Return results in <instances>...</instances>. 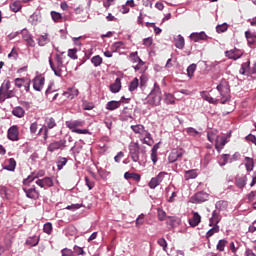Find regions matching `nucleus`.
<instances>
[{"instance_id": "423d86ee", "label": "nucleus", "mask_w": 256, "mask_h": 256, "mask_svg": "<svg viewBox=\"0 0 256 256\" xmlns=\"http://www.w3.org/2000/svg\"><path fill=\"white\" fill-rule=\"evenodd\" d=\"M217 223H219V214L217 213V211H214L212 213V217L210 218V223H209L210 227L212 228L208 230V232L206 233L207 239H209V237H213L215 233H219V226L217 225Z\"/></svg>"}, {"instance_id": "c85d7f7f", "label": "nucleus", "mask_w": 256, "mask_h": 256, "mask_svg": "<svg viewBox=\"0 0 256 256\" xmlns=\"http://www.w3.org/2000/svg\"><path fill=\"white\" fill-rule=\"evenodd\" d=\"M167 225L172 228L179 227L181 225V219L177 217H169L167 220Z\"/></svg>"}, {"instance_id": "4468645a", "label": "nucleus", "mask_w": 256, "mask_h": 256, "mask_svg": "<svg viewBox=\"0 0 256 256\" xmlns=\"http://www.w3.org/2000/svg\"><path fill=\"white\" fill-rule=\"evenodd\" d=\"M7 137L10 141H19V127L17 125L10 127Z\"/></svg>"}, {"instance_id": "9b49d317", "label": "nucleus", "mask_w": 256, "mask_h": 256, "mask_svg": "<svg viewBox=\"0 0 256 256\" xmlns=\"http://www.w3.org/2000/svg\"><path fill=\"white\" fill-rule=\"evenodd\" d=\"M66 144H67V140H65V139H62L59 141H54L49 144L48 151H50V153H53L54 151H57L59 149L63 150V149H65Z\"/></svg>"}, {"instance_id": "7c9ffc66", "label": "nucleus", "mask_w": 256, "mask_h": 256, "mask_svg": "<svg viewBox=\"0 0 256 256\" xmlns=\"http://www.w3.org/2000/svg\"><path fill=\"white\" fill-rule=\"evenodd\" d=\"M9 89H11V82L9 80H5L0 87V99H1V95H3L4 93H7Z\"/></svg>"}, {"instance_id": "4be33fe9", "label": "nucleus", "mask_w": 256, "mask_h": 256, "mask_svg": "<svg viewBox=\"0 0 256 256\" xmlns=\"http://www.w3.org/2000/svg\"><path fill=\"white\" fill-rule=\"evenodd\" d=\"M176 49H185V38L179 34L176 38H174Z\"/></svg>"}, {"instance_id": "2eb2a0df", "label": "nucleus", "mask_w": 256, "mask_h": 256, "mask_svg": "<svg viewBox=\"0 0 256 256\" xmlns=\"http://www.w3.org/2000/svg\"><path fill=\"white\" fill-rule=\"evenodd\" d=\"M209 199V194L206 192H197L194 196L191 197L193 203H205Z\"/></svg>"}, {"instance_id": "a211bd4d", "label": "nucleus", "mask_w": 256, "mask_h": 256, "mask_svg": "<svg viewBox=\"0 0 256 256\" xmlns=\"http://www.w3.org/2000/svg\"><path fill=\"white\" fill-rule=\"evenodd\" d=\"M190 39H192V41L194 43H199V41L207 40V34L204 31H202L200 33L193 32V33L190 34Z\"/></svg>"}, {"instance_id": "13d9d810", "label": "nucleus", "mask_w": 256, "mask_h": 256, "mask_svg": "<svg viewBox=\"0 0 256 256\" xmlns=\"http://www.w3.org/2000/svg\"><path fill=\"white\" fill-rule=\"evenodd\" d=\"M14 81H15V85L18 87V89H21V87H23L25 85V82L27 80H25V78H16Z\"/></svg>"}, {"instance_id": "0e129e2a", "label": "nucleus", "mask_w": 256, "mask_h": 256, "mask_svg": "<svg viewBox=\"0 0 256 256\" xmlns=\"http://www.w3.org/2000/svg\"><path fill=\"white\" fill-rule=\"evenodd\" d=\"M68 57H70V59H77V49H69Z\"/></svg>"}, {"instance_id": "72a5a7b5", "label": "nucleus", "mask_w": 256, "mask_h": 256, "mask_svg": "<svg viewBox=\"0 0 256 256\" xmlns=\"http://www.w3.org/2000/svg\"><path fill=\"white\" fill-rule=\"evenodd\" d=\"M47 43H49V34L45 33L44 35H41L38 38V45L40 47H45V45H47Z\"/></svg>"}, {"instance_id": "680f3d73", "label": "nucleus", "mask_w": 256, "mask_h": 256, "mask_svg": "<svg viewBox=\"0 0 256 256\" xmlns=\"http://www.w3.org/2000/svg\"><path fill=\"white\" fill-rule=\"evenodd\" d=\"M167 213L163 209H158V219L159 221H165Z\"/></svg>"}, {"instance_id": "39448f33", "label": "nucleus", "mask_w": 256, "mask_h": 256, "mask_svg": "<svg viewBox=\"0 0 256 256\" xmlns=\"http://www.w3.org/2000/svg\"><path fill=\"white\" fill-rule=\"evenodd\" d=\"M23 185V191L28 199H33L34 201L39 199V191L37 190L33 182L23 183Z\"/></svg>"}, {"instance_id": "6e6d98bb", "label": "nucleus", "mask_w": 256, "mask_h": 256, "mask_svg": "<svg viewBox=\"0 0 256 256\" xmlns=\"http://www.w3.org/2000/svg\"><path fill=\"white\" fill-rule=\"evenodd\" d=\"M0 195L6 199H9V189H7L5 186H0Z\"/></svg>"}, {"instance_id": "c756f323", "label": "nucleus", "mask_w": 256, "mask_h": 256, "mask_svg": "<svg viewBox=\"0 0 256 256\" xmlns=\"http://www.w3.org/2000/svg\"><path fill=\"white\" fill-rule=\"evenodd\" d=\"M16 167H17V162L13 158H10L6 162L4 169H6V171H15Z\"/></svg>"}, {"instance_id": "a18cd8bd", "label": "nucleus", "mask_w": 256, "mask_h": 256, "mask_svg": "<svg viewBox=\"0 0 256 256\" xmlns=\"http://www.w3.org/2000/svg\"><path fill=\"white\" fill-rule=\"evenodd\" d=\"M186 133L190 137H197V135H201V133L199 131H197V129L193 128V127L187 128L186 129Z\"/></svg>"}, {"instance_id": "6e6552de", "label": "nucleus", "mask_w": 256, "mask_h": 256, "mask_svg": "<svg viewBox=\"0 0 256 256\" xmlns=\"http://www.w3.org/2000/svg\"><path fill=\"white\" fill-rule=\"evenodd\" d=\"M45 86V76L44 75H37L33 79V89L35 91H43V87Z\"/></svg>"}, {"instance_id": "f03ea898", "label": "nucleus", "mask_w": 256, "mask_h": 256, "mask_svg": "<svg viewBox=\"0 0 256 256\" xmlns=\"http://www.w3.org/2000/svg\"><path fill=\"white\" fill-rule=\"evenodd\" d=\"M129 157L134 163H139L141 165V159L145 157L147 149L141 147L139 142H131L129 145Z\"/></svg>"}, {"instance_id": "6ab92c4d", "label": "nucleus", "mask_w": 256, "mask_h": 256, "mask_svg": "<svg viewBox=\"0 0 256 256\" xmlns=\"http://www.w3.org/2000/svg\"><path fill=\"white\" fill-rule=\"evenodd\" d=\"M83 125H85V121L82 120L66 121V127H68L70 131L77 129V127H83Z\"/></svg>"}, {"instance_id": "603ef678", "label": "nucleus", "mask_w": 256, "mask_h": 256, "mask_svg": "<svg viewBox=\"0 0 256 256\" xmlns=\"http://www.w3.org/2000/svg\"><path fill=\"white\" fill-rule=\"evenodd\" d=\"M67 165V158H60L57 161V167H58V171H61V169H63V167Z\"/></svg>"}, {"instance_id": "4c0bfd02", "label": "nucleus", "mask_w": 256, "mask_h": 256, "mask_svg": "<svg viewBox=\"0 0 256 256\" xmlns=\"http://www.w3.org/2000/svg\"><path fill=\"white\" fill-rule=\"evenodd\" d=\"M91 63H93L94 67H101V64L103 63V58L101 56L96 55L91 58Z\"/></svg>"}, {"instance_id": "9d476101", "label": "nucleus", "mask_w": 256, "mask_h": 256, "mask_svg": "<svg viewBox=\"0 0 256 256\" xmlns=\"http://www.w3.org/2000/svg\"><path fill=\"white\" fill-rule=\"evenodd\" d=\"M183 155H185V151H183V149H174L170 152L168 161L169 163H175V161H179Z\"/></svg>"}, {"instance_id": "f257e3e1", "label": "nucleus", "mask_w": 256, "mask_h": 256, "mask_svg": "<svg viewBox=\"0 0 256 256\" xmlns=\"http://www.w3.org/2000/svg\"><path fill=\"white\" fill-rule=\"evenodd\" d=\"M50 69L54 72L56 77H61L63 75V69H67L65 63H67V56H65V52L55 55V63H53V59L51 56L48 58Z\"/></svg>"}, {"instance_id": "5701e85b", "label": "nucleus", "mask_w": 256, "mask_h": 256, "mask_svg": "<svg viewBox=\"0 0 256 256\" xmlns=\"http://www.w3.org/2000/svg\"><path fill=\"white\" fill-rule=\"evenodd\" d=\"M12 115H14V117H18V119H23V117H25V109L21 106H16L12 110Z\"/></svg>"}, {"instance_id": "a878e982", "label": "nucleus", "mask_w": 256, "mask_h": 256, "mask_svg": "<svg viewBox=\"0 0 256 256\" xmlns=\"http://www.w3.org/2000/svg\"><path fill=\"white\" fill-rule=\"evenodd\" d=\"M64 97L67 99H75L79 95V90L76 88H69L66 92L63 93Z\"/></svg>"}, {"instance_id": "e433bc0d", "label": "nucleus", "mask_w": 256, "mask_h": 256, "mask_svg": "<svg viewBox=\"0 0 256 256\" xmlns=\"http://www.w3.org/2000/svg\"><path fill=\"white\" fill-rule=\"evenodd\" d=\"M12 97H15L13 90H7L3 95H1L0 103H3L5 99H11Z\"/></svg>"}, {"instance_id": "69168bd1", "label": "nucleus", "mask_w": 256, "mask_h": 256, "mask_svg": "<svg viewBox=\"0 0 256 256\" xmlns=\"http://www.w3.org/2000/svg\"><path fill=\"white\" fill-rule=\"evenodd\" d=\"M216 31L217 33H225L227 31V24L218 25Z\"/></svg>"}, {"instance_id": "bf43d9fd", "label": "nucleus", "mask_w": 256, "mask_h": 256, "mask_svg": "<svg viewBox=\"0 0 256 256\" xmlns=\"http://www.w3.org/2000/svg\"><path fill=\"white\" fill-rule=\"evenodd\" d=\"M51 17L53 19V21H55V23H58V21H61V13H58L56 11H52L51 12Z\"/></svg>"}, {"instance_id": "c9c22d12", "label": "nucleus", "mask_w": 256, "mask_h": 256, "mask_svg": "<svg viewBox=\"0 0 256 256\" xmlns=\"http://www.w3.org/2000/svg\"><path fill=\"white\" fill-rule=\"evenodd\" d=\"M201 97L202 99H204V101H208V103H212V104H215L218 101L217 99L211 97V95H209V93L207 92H202Z\"/></svg>"}, {"instance_id": "864d4df0", "label": "nucleus", "mask_w": 256, "mask_h": 256, "mask_svg": "<svg viewBox=\"0 0 256 256\" xmlns=\"http://www.w3.org/2000/svg\"><path fill=\"white\" fill-rule=\"evenodd\" d=\"M165 103L167 105H173L175 103V97H173L172 94H166L165 95Z\"/></svg>"}, {"instance_id": "473e14b6", "label": "nucleus", "mask_w": 256, "mask_h": 256, "mask_svg": "<svg viewBox=\"0 0 256 256\" xmlns=\"http://www.w3.org/2000/svg\"><path fill=\"white\" fill-rule=\"evenodd\" d=\"M124 179H133L134 181H141V175L137 173L125 172Z\"/></svg>"}, {"instance_id": "ea45409f", "label": "nucleus", "mask_w": 256, "mask_h": 256, "mask_svg": "<svg viewBox=\"0 0 256 256\" xmlns=\"http://www.w3.org/2000/svg\"><path fill=\"white\" fill-rule=\"evenodd\" d=\"M57 126V123H55V119L54 118H47L46 119V125L44 126V129H53L54 127Z\"/></svg>"}, {"instance_id": "8fccbe9b", "label": "nucleus", "mask_w": 256, "mask_h": 256, "mask_svg": "<svg viewBox=\"0 0 256 256\" xmlns=\"http://www.w3.org/2000/svg\"><path fill=\"white\" fill-rule=\"evenodd\" d=\"M160 182L157 181V179L155 177L151 178L150 182L148 183V187H150V189H156L157 187H159Z\"/></svg>"}, {"instance_id": "de8ad7c7", "label": "nucleus", "mask_w": 256, "mask_h": 256, "mask_svg": "<svg viewBox=\"0 0 256 256\" xmlns=\"http://www.w3.org/2000/svg\"><path fill=\"white\" fill-rule=\"evenodd\" d=\"M245 161H246V164H245L246 170L251 171L253 169V167H255V165L253 163V159L246 157Z\"/></svg>"}, {"instance_id": "dca6fc26", "label": "nucleus", "mask_w": 256, "mask_h": 256, "mask_svg": "<svg viewBox=\"0 0 256 256\" xmlns=\"http://www.w3.org/2000/svg\"><path fill=\"white\" fill-rule=\"evenodd\" d=\"M22 39L26 41L28 47H35V40H33V36L29 33V30L23 29L21 30Z\"/></svg>"}, {"instance_id": "49530a36", "label": "nucleus", "mask_w": 256, "mask_h": 256, "mask_svg": "<svg viewBox=\"0 0 256 256\" xmlns=\"http://www.w3.org/2000/svg\"><path fill=\"white\" fill-rule=\"evenodd\" d=\"M137 87H139V79L134 78L129 85V91H136Z\"/></svg>"}, {"instance_id": "0eeeda50", "label": "nucleus", "mask_w": 256, "mask_h": 256, "mask_svg": "<svg viewBox=\"0 0 256 256\" xmlns=\"http://www.w3.org/2000/svg\"><path fill=\"white\" fill-rule=\"evenodd\" d=\"M129 60L131 63H137L136 66H133L135 71H145V62L139 58V55H137V52H132L129 55Z\"/></svg>"}, {"instance_id": "aec40b11", "label": "nucleus", "mask_w": 256, "mask_h": 256, "mask_svg": "<svg viewBox=\"0 0 256 256\" xmlns=\"http://www.w3.org/2000/svg\"><path fill=\"white\" fill-rule=\"evenodd\" d=\"M28 22L32 25H39L41 22V12H34L29 18Z\"/></svg>"}, {"instance_id": "412c9836", "label": "nucleus", "mask_w": 256, "mask_h": 256, "mask_svg": "<svg viewBox=\"0 0 256 256\" xmlns=\"http://www.w3.org/2000/svg\"><path fill=\"white\" fill-rule=\"evenodd\" d=\"M140 141H142L144 145H149V147L153 145V138L151 137V133H149V131H146L144 135L140 137Z\"/></svg>"}, {"instance_id": "5fc2aeb1", "label": "nucleus", "mask_w": 256, "mask_h": 256, "mask_svg": "<svg viewBox=\"0 0 256 256\" xmlns=\"http://www.w3.org/2000/svg\"><path fill=\"white\" fill-rule=\"evenodd\" d=\"M228 161H229V155L223 154V155L221 156L220 160H219V165H220L221 167H223L224 165H227Z\"/></svg>"}, {"instance_id": "bb28decb", "label": "nucleus", "mask_w": 256, "mask_h": 256, "mask_svg": "<svg viewBox=\"0 0 256 256\" xmlns=\"http://www.w3.org/2000/svg\"><path fill=\"white\" fill-rule=\"evenodd\" d=\"M121 107V101H109L106 104L107 111H115V109H119Z\"/></svg>"}, {"instance_id": "a19ab883", "label": "nucleus", "mask_w": 256, "mask_h": 256, "mask_svg": "<svg viewBox=\"0 0 256 256\" xmlns=\"http://www.w3.org/2000/svg\"><path fill=\"white\" fill-rule=\"evenodd\" d=\"M245 37H246L249 45H253V43H255L256 36H255V34L251 33V31H246Z\"/></svg>"}, {"instance_id": "37998d69", "label": "nucleus", "mask_w": 256, "mask_h": 256, "mask_svg": "<svg viewBox=\"0 0 256 256\" xmlns=\"http://www.w3.org/2000/svg\"><path fill=\"white\" fill-rule=\"evenodd\" d=\"M229 203L225 200H220L216 202V209H219V211L225 210L226 207H228Z\"/></svg>"}, {"instance_id": "7ed1b4c3", "label": "nucleus", "mask_w": 256, "mask_h": 256, "mask_svg": "<svg viewBox=\"0 0 256 256\" xmlns=\"http://www.w3.org/2000/svg\"><path fill=\"white\" fill-rule=\"evenodd\" d=\"M147 103H149V105H154L155 107L161 105V88L157 83H154V88L147 97Z\"/></svg>"}, {"instance_id": "b1692460", "label": "nucleus", "mask_w": 256, "mask_h": 256, "mask_svg": "<svg viewBox=\"0 0 256 256\" xmlns=\"http://www.w3.org/2000/svg\"><path fill=\"white\" fill-rule=\"evenodd\" d=\"M201 223V215L197 212H193V217L192 219H189V225L190 227H197Z\"/></svg>"}, {"instance_id": "052dcab7", "label": "nucleus", "mask_w": 256, "mask_h": 256, "mask_svg": "<svg viewBox=\"0 0 256 256\" xmlns=\"http://www.w3.org/2000/svg\"><path fill=\"white\" fill-rule=\"evenodd\" d=\"M157 243L162 247L163 251H167V240L165 238L158 239Z\"/></svg>"}, {"instance_id": "338daca9", "label": "nucleus", "mask_w": 256, "mask_h": 256, "mask_svg": "<svg viewBox=\"0 0 256 256\" xmlns=\"http://www.w3.org/2000/svg\"><path fill=\"white\" fill-rule=\"evenodd\" d=\"M73 249L74 253H76L77 255H85V250H83V248L76 245Z\"/></svg>"}, {"instance_id": "c03bdc74", "label": "nucleus", "mask_w": 256, "mask_h": 256, "mask_svg": "<svg viewBox=\"0 0 256 256\" xmlns=\"http://www.w3.org/2000/svg\"><path fill=\"white\" fill-rule=\"evenodd\" d=\"M197 70V64H191L187 68V75L191 79L193 75L195 74V71Z\"/></svg>"}, {"instance_id": "58836bf2", "label": "nucleus", "mask_w": 256, "mask_h": 256, "mask_svg": "<svg viewBox=\"0 0 256 256\" xmlns=\"http://www.w3.org/2000/svg\"><path fill=\"white\" fill-rule=\"evenodd\" d=\"M245 185H247V177L243 176V177L236 179V186L239 189H243V187H245Z\"/></svg>"}, {"instance_id": "4d7b16f0", "label": "nucleus", "mask_w": 256, "mask_h": 256, "mask_svg": "<svg viewBox=\"0 0 256 256\" xmlns=\"http://www.w3.org/2000/svg\"><path fill=\"white\" fill-rule=\"evenodd\" d=\"M94 108H95V105L93 103L87 102V101L83 102V109H84V111H91Z\"/></svg>"}, {"instance_id": "20e7f679", "label": "nucleus", "mask_w": 256, "mask_h": 256, "mask_svg": "<svg viewBox=\"0 0 256 256\" xmlns=\"http://www.w3.org/2000/svg\"><path fill=\"white\" fill-rule=\"evenodd\" d=\"M216 89L218 93H220V103H222V105H225V103L229 101V93L231 92V90L229 89V84H227V81H222L219 83Z\"/></svg>"}, {"instance_id": "2f4dec72", "label": "nucleus", "mask_w": 256, "mask_h": 256, "mask_svg": "<svg viewBox=\"0 0 256 256\" xmlns=\"http://www.w3.org/2000/svg\"><path fill=\"white\" fill-rule=\"evenodd\" d=\"M26 245H29L30 247H37V245H39V237L38 236L29 237L26 240Z\"/></svg>"}, {"instance_id": "1a4fd4ad", "label": "nucleus", "mask_w": 256, "mask_h": 256, "mask_svg": "<svg viewBox=\"0 0 256 256\" xmlns=\"http://www.w3.org/2000/svg\"><path fill=\"white\" fill-rule=\"evenodd\" d=\"M34 183L35 185H38V187H41V189H47L49 187H53V178L44 177L42 179H37Z\"/></svg>"}, {"instance_id": "774afa93", "label": "nucleus", "mask_w": 256, "mask_h": 256, "mask_svg": "<svg viewBox=\"0 0 256 256\" xmlns=\"http://www.w3.org/2000/svg\"><path fill=\"white\" fill-rule=\"evenodd\" d=\"M62 256H74L73 255V250L68 249V248H64L62 251Z\"/></svg>"}, {"instance_id": "e2e57ef3", "label": "nucleus", "mask_w": 256, "mask_h": 256, "mask_svg": "<svg viewBox=\"0 0 256 256\" xmlns=\"http://www.w3.org/2000/svg\"><path fill=\"white\" fill-rule=\"evenodd\" d=\"M11 249V242H8L5 246H0V256Z\"/></svg>"}, {"instance_id": "393cba45", "label": "nucleus", "mask_w": 256, "mask_h": 256, "mask_svg": "<svg viewBox=\"0 0 256 256\" xmlns=\"http://www.w3.org/2000/svg\"><path fill=\"white\" fill-rule=\"evenodd\" d=\"M132 131H134L136 134L140 135V137L144 136L145 133H147V130H145V126L141 124L132 125L131 126Z\"/></svg>"}, {"instance_id": "f8f14e48", "label": "nucleus", "mask_w": 256, "mask_h": 256, "mask_svg": "<svg viewBox=\"0 0 256 256\" xmlns=\"http://www.w3.org/2000/svg\"><path fill=\"white\" fill-rule=\"evenodd\" d=\"M227 143H229V140H227V137L225 136H217L215 138V149L218 151V153H221V150L224 149Z\"/></svg>"}, {"instance_id": "79ce46f5", "label": "nucleus", "mask_w": 256, "mask_h": 256, "mask_svg": "<svg viewBox=\"0 0 256 256\" xmlns=\"http://www.w3.org/2000/svg\"><path fill=\"white\" fill-rule=\"evenodd\" d=\"M10 9L14 13L21 11V2L20 1L13 2L12 4H10Z\"/></svg>"}, {"instance_id": "ddd939ff", "label": "nucleus", "mask_w": 256, "mask_h": 256, "mask_svg": "<svg viewBox=\"0 0 256 256\" xmlns=\"http://www.w3.org/2000/svg\"><path fill=\"white\" fill-rule=\"evenodd\" d=\"M41 177H45L44 170L33 172L31 175H29L27 178L23 180V183H35V181L37 179H40Z\"/></svg>"}, {"instance_id": "09e8293b", "label": "nucleus", "mask_w": 256, "mask_h": 256, "mask_svg": "<svg viewBox=\"0 0 256 256\" xmlns=\"http://www.w3.org/2000/svg\"><path fill=\"white\" fill-rule=\"evenodd\" d=\"M43 231L44 233H47V235H51V232L53 231V224H51V222L45 223Z\"/></svg>"}, {"instance_id": "3c124183", "label": "nucleus", "mask_w": 256, "mask_h": 256, "mask_svg": "<svg viewBox=\"0 0 256 256\" xmlns=\"http://www.w3.org/2000/svg\"><path fill=\"white\" fill-rule=\"evenodd\" d=\"M227 245V240L225 239H222V240H219L216 248L218 251H225V246Z\"/></svg>"}, {"instance_id": "f3484780", "label": "nucleus", "mask_w": 256, "mask_h": 256, "mask_svg": "<svg viewBox=\"0 0 256 256\" xmlns=\"http://www.w3.org/2000/svg\"><path fill=\"white\" fill-rule=\"evenodd\" d=\"M225 55L226 57H228V59H234V61H237V59H241V57L243 56V52L241 50L232 49L226 51Z\"/></svg>"}, {"instance_id": "f704fd0d", "label": "nucleus", "mask_w": 256, "mask_h": 256, "mask_svg": "<svg viewBox=\"0 0 256 256\" xmlns=\"http://www.w3.org/2000/svg\"><path fill=\"white\" fill-rule=\"evenodd\" d=\"M197 170H188L185 172L184 178L186 181H189V179H197Z\"/></svg>"}, {"instance_id": "cd10ccee", "label": "nucleus", "mask_w": 256, "mask_h": 256, "mask_svg": "<svg viewBox=\"0 0 256 256\" xmlns=\"http://www.w3.org/2000/svg\"><path fill=\"white\" fill-rule=\"evenodd\" d=\"M111 93H119L121 91V79L116 78L115 82L110 85Z\"/></svg>"}]
</instances>
